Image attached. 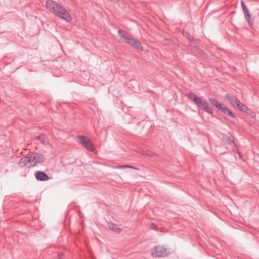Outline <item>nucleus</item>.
Listing matches in <instances>:
<instances>
[{"instance_id": "39448f33", "label": "nucleus", "mask_w": 259, "mask_h": 259, "mask_svg": "<svg viewBox=\"0 0 259 259\" xmlns=\"http://www.w3.org/2000/svg\"><path fill=\"white\" fill-rule=\"evenodd\" d=\"M168 254L166 248L162 246H156L151 252L152 255L159 257L167 256Z\"/></svg>"}, {"instance_id": "6ab92c4d", "label": "nucleus", "mask_w": 259, "mask_h": 259, "mask_svg": "<svg viewBox=\"0 0 259 259\" xmlns=\"http://www.w3.org/2000/svg\"><path fill=\"white\" fill-rule=\"evenodd\" d=\"M229 110V109L226 106L224 105L223 104H222L220 108H219V109H218V110L222 112L225 115H226V114L228 113Z\"/></svg>"}, {"instance_id": "0eeeda50", "label": "nucleus", "mask_w": 259, "mask_h": 259, "mask_svg": "<svg viewBox=\"0 0 259 259\" xmlns=\"http://www.w3.org/2000/svg\"><path fill=\"white\" fill-rule=\"evenodd\" d=\"M46 6L48 9L55 14L61 5L52 0H48L46 3Z\"/></svg>"}, {"instance_id": "4468645a", "label": "nucleus", "mask_w": 259, "mask_h": 259, "mask_svg": "<svg viewBox=\"0 0 259 259\" xmlns=\"http://www.w3.org/2000/svg\"><path fill=\"white\" fill-rule=\"evenodd\" d=\"M208 101L211 103V105L215 107L218 110L219 108H220L221 106L222 105L221 103H219L218 100L213 98H209Z\"/></svg>"}, {"instance_id": "423d86ee", "label": "nucleus", "mask_w": 259, "mask_h": 259, "mask_svg": "<svg viewBox=\"0 0 259 259\" xmlns=\"http://www.w3.org/2000/svg\"><path fill=\"white\" fill-rule=\"evenodd\" d=\"M29 154L30 158L31 160L32 166H34L37 163L42 162L45 160V157L41 154L37 153H31Z\"/></svg>"}, {"instance_id": "6e6552de", "label": "nucleus", "mask_w": 259, "mask_h": 259, "mask_svg": "<svg viewBox=\"0 0 259 259\" xmlns=\"http://www.w3.org/2000/svg\"><path fill=\"white\" fill-rule=\"evenodd\" d=\"M19 164L22 166H27V167L32 166L31 160L30 158V154H27V156L22 158L19 161Z\"/></svg>"}, {"instance_id": "2eb2a0df", "label": "nucleus", "mask_w": 259, "mask_h": 259, "mask_svg": "<svg viewBox=\"0 0 259 259\" xmlns=\"http://www.w3.org/2000/svg\"><path fill=\"white\" fill-rule=\"evenodd\" d=\"M36 138L44 144H47L49 143V139L44 134L37 136Z\"/></svg>"}, {"instance_id": "4be33fe9", "label": "nucleus", "mask_w": 259, "mask_h": 259, "mask_svg": "<svg viewBox=\"0 0 259 259\" xmlns=\"http://www.w3.org/2000/svg\"><path fill=\"white\" fill-rule=\"evenodd\" d=\"M226 115H228L232 118H235V114L230 110H229L228 113L226 114Z\"/></svg>"}, {"instance_id": "a211bd4d", "label": "nucleus", "mask_w": 259, "mask_h": 259, "mask_svg": "<svg viewBox=\"0 0 259 259\" xmlns=\"http://www.w3.org/2000/svg\"><path fill=\"white\" fill-rule=\"evenodd\" d=\"M117 168H119V169H122V168H133V169H136V170H139V168L138 167L133 166H132L130 165H119L117 166Z\"/></svg>"}, {"instance_id": "393cba45", "label": "nucleus", "mask_w": 259, "mask_h": 259, "mask_svg": "<svg viewBox=\"0 0 259 259\" xmlns=\"http://www.w3.org/2000/svg\"><path fill=\"white\" fill-rule=\"evenodd\" d=\"M243 105L242 103H241L239 100H238V101L236 103V104H235V106L237 108H238L239 110H240V107H241V105Z\"/></svg>"}, {"instance_id": "b1692460", "label": "nucleus", "mask_w": 259, "mask_h": 259, "mask_svg": "<svg viewBox=\"0 0 259 259\" xmlns=\"http://www.w3.org/2000/svg\"><path fill=\"white\" fill-rule=\"evenodd\" d=\"M247 108L248 107H246L245 105L243 104L241 105V107H240L241 109H240V111L245 112V111L247 110Z\"/></svg>"}, {"instance_id": "412c9836", "label": "nucleus", "mask_w": 259, "mask_h": 259, "mask_svg": "<svg viewBox=\"0 0 259 259\" xmlns=\"http://www.w3.org/2000/svg\"><path fill=\"white\" fill-rule=\"evenodd\" d=\"M247 115H249L251 117H255V114L252 110L247 108V110L245 112Z\"/></svg>"}, {"instance_id": "dca6fc26", "label": "nucleus", "mask_w": 259, "mask_h": 259, "mask_svg": "<svg viewBox=\"0 0 259 259\" xmlns=\"http://www.w3.org/2000/svg\"><path fill=\"white\" fill-rule=\"evenodd\" d=\"M223 140L226 143L230 145H232L234 144V140L232 138V137L231 136L228 137H224Z\"/></svg>"}, {"instance_id": "7ed1b4c3", "label": "nucleus", "mask_w": 259, "mask_h": 259, "mask_svg": "<svg viewBox=\"0 0 259 259\" xmlns=\"http://www.w3.org/2000/svg\"><path fill=\"white\" fill-rule=\"evenodd\" d=\"M77 138L79 140V143L83 145L86 149L90 151H93L94 150V144L89 138L84 136H78Z\"/></svg>"}, {"instance_id": "9b49d317", "label": "nucleus", "mask_w": 259, "mask_h": 259, "mask_svg": "<svg viewBox=\"0 0 259 259\" xmlns=\"http://www.w3.org/2000/svg\"><path fill=\"white\" fill-rule=\"evenodd\" d=\"M244 14V17L246 21L248 22L249 25H252L253 23V20H251L250 19L251 18V15L249 13V11L247 9H245V10H243Z\"/></svg>"}, {"instance_id": "bb28decb", "label": "nucleus", "mask_w": 259, "mask_h": 259, "mask_svg": "<svg viewBox=\"0 0 259 259\" xmlns=\"http://www.w3.org/2000/svg\"><path fill=\"white\" fill-rule=\"evenodd\" d=\"M239 157H241V154L240 153H239Z\"/></svg>"}, {"instance_id": "1a4fd4ad", "label": "nucleus", "mask_w": 259, "mask_h": 259, "mask_svg": "<svg viewBox=\"0 0 259 259\" xmlns=\"http://www.w3.org/2000/svg\"><path fill=\"white\" fill-rule=\"evenodd\" d=\"M35 176L37 180L39 181H46L49 180V177L42 171H37L35 174Z\"/></svg>"}, {"instance_id": "f257e3e1", "label": "nucleus", "mask_w": 259, "mask_h": 259, "mask_svg": "<svg viewBox=\"0 0 259 259\" xmlns=\"http://www.w3.org/2000/svg\"><path fill=\"white\" fill-rule=\"evenodd\" d=\"M187 97L197 106V107L205 112L212 114L213 110L208 107V103L202 100L200 97L197 96L194 93L190 92L187 95Z\"/></svg>"}, {"instance_id": "f3484780", "label": "nucleus", "mask_w": 259, "mask_h": 259, "mask_svg": "<svg viewBox=\"0 0 259 259\" xmlns=\"http://www.w3.org/2000/svg\"><path fill=\"white\" fill-rule=\"evenodd\" d=\"M143 154L149 156L151 157H157L158 156V155L151 151L149 150H146V151H143Z\"/></svg>"}, {"instance_id": "a878e982", "label": "nucleus", "mask_w": 259, "mask_h": 259, "mask_svg": "<svg viewBox=\"0 0 259 259\" xmlns=\"http://www.w3.org/2000/svg\"><path fill=\"white\" fill-rule=\"evenodd\" d=\"M241 7H242V10H245V9H247V7L246 6L245 3L243 2V1H241Z\"/></svg>"}, {"instance_id": "20e7f679", "label": "nucleus", "mask_w": 259, "mask_h": 259, "mask_svg": "<svg viewBox=\"0 0 259 259\" xmlns=\"http://www.w3.org/2000/svg\"><path fill=\"white\" fill-rule=\"evenodd\" d=\"M54 14L67 22H70L72 20V17L70 13L62 6L59 8L58 10Z\"/></svg>"}, {"instance_id": "aec40b11", "label": "nucleus", "mask_w": 259, "mask_h": 259, "mask_svg": "<svg viewBox=\"0 0 259 259\" xmlns=\"http://www.w3.org/2000/svg\"><path fill=\"white\" fill-rule=\"evenodd\" d=\"M183 35L190 41H193L194 40L193 37L188 32H183Z\"/></svg>"}, {"instance_id": "ddd939ff", "label": "nucleus", "mask_w": 259, "mask_h": 259, "mask_svg": "<svg viewBox=\"0 0 259 259\" xmlns=\"http://www.w3.org/2000/svg\"><path fill=\"white\" fill-rule=\"evenodd\" d=\"M189 47L192 53L195 55H200L202 53V51L197 47L190 45Z\"/></svg>"}, {"instance_id": "9d476101", "label": "nucleus", "mask_w": 259, "mask_h": 259, "mask_svg": "<svg viewBox=\"0 0 259 259\" xmlns=\"http://www.w3.org/2000/svg\"><path fill=\"white\" fill-rule=\"evenodd\" d=\"M225 98L233 106H235V104L239 100L236 97L231 94H227Z\"/></svg>"}, {"instance_id": "f03ea898", "label": "nucleus", "mask_w": 259, "mask_h": 259, "mask_svg": "<svg viewBox=\"0 0 259 259\" xmlns=\"http://www.w3.org/2000/svg\"><path fill=\"white\" fill-rule=\"evenodd\" d=\"M120 38L124 41L137 50L143 51L144 48L141 42L134 38L129 37L126 35V32L123 30H119L118 32Z\"/></svg>"}, {"instance_id": "5701e85b", "label": "nucleus", "mask_w": 259, "mask_h": 259, "mask_svg": "<svg viewBox=\"0 0 259 259\" xmlns=\"http://www.w3.org/2000/svg\"><path fill=\"white\" fill-rule=\"evenodd\" d=\"M164 41H165V44L168 45H171L173 43V40L171 39H165Z\"/></svg>"}, {"instance_id": "f8f14e48", "label": "nucleus", "mask_w": 259, "mask_h": 259, "mask_svg": "<svg viewBox=\"0 0 259 259\" xmlns=\"http://www.w3.org/2000/svg\"><path fill=\"white\" fill-rule=\"evenodd\" d=\"M108 228L113 230L115 232L120 233L121 232V229L119 228L118 226L112 222L108 223Z\"/></svg>"}]
</instances>
